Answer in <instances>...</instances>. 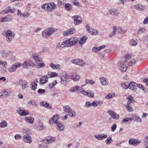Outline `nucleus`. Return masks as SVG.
I'll return each mask as SVG.
<instances>
[{"mask_svg":"<svg viewBox=\"0 0 148 148\" xmlns=\"http://www.w3.org/2000/svg\"><path fill=\"white\" fill-rule=\"evenodd\" d=\"M33 59L35 60L36 64L38 68H43L45 66V64L43 62L42 58L38 54H34L32 55Z\"/></svg>","mask_w":148,"mask_h":148,"instance_id":"obj_1","label":"nucleus"},{"mask_svg":"<svg viewBox=\"0 0 148 148\" xmlns=\"http://www.w3.org/2000/svg\"><path fill=\"white\" fill-rule=\"evenodd\" d=\"M5 34L6 40L8 42H11L15 36L14 33L10 29L6 32Z\"/></svg>","mask_w":148,"mask_h":148,"instance_id":"obj_2","label":"nucleus"},{"mask_svg":"<svg viewBox=\"0 0 148 148\" xmlns=\"http://www.w3.org/2000/svg\"><path fill=\"white\" fill-rule=\"evenodd\" d=\"M54 31V30L52 28H48L43 30L42 32V34L43 38H47L49 36L53 33Z\"/></svg>","mask_w":148,"mask_h":148,"instance_id":"obj_3","label":"nucleus"},{"mask_svg":"<svg viewBox=\"0 0 148 148\" xmlns=\"http://www.w3.org/2000/svg\"><path fill=\"white\" fill-rule=\"evenodd\" d=\"M59 77L61 79L60 83L62 84H65L69 79V76L65 73L60 74L59 75Z\"/></svg>","mask_w":148,"mask_h":148,"instance_id":"obj_4","label":"nucleus"},{"mask_svg":"<svg viewBox=\"0 0 148 148\" xmlns=\"http://www.w3.org/2000/svg\"><path fill=\"white\" fill-rule=\"evenodd\" d=\"M72 63L78 65L81 67H84L86 65V63L84 61L80 59H75L71 60Z\"/></svg>","mask_w":148,"mask_h":148,"instance_id":"obj_5","label":"nucleus"},{"mask_svg":"<svg viewBox=\"0 0 148 148\" xmlns=\"http://www.w3.org/2000/svg\"><path fill=\"white\" fill-rule=\"evenodd\" d=\"M86 27L87 32L93 35H97L98 34V31L97 29H92L88 24L86 25Z\"/></svg>","mask_w":148,"mask_h":148,"instance_id":"obj_6","label":"nucleus"},{"mask_svg":"<svg viewBox=\"0 0 148 148\" xmlns=\"http://www.w3.org/2000/svg\"><path fill=\"white\" fill-rule=\"evenodd\" d=\"M68 46L70 47L74 45L78 41V38L75 37L66 40Z\"/></svg>","mask_w":148,"mask_h":148,"instance_id":"obj_7","label":"nucleus"},{"mask_svg":"<svg viewBox=\"0 0 148 148\" xmlns=\"http://www.w3.org/2000/svg\"><path fill=\"white\" fill-rule=\"evenodd\" d=\"M22 66V64L21 63H16L11 66L8 69V71L11 72H14L16 71L17 68L20 67Z\"/></svg>","mask_w":148,"mask_h":148,"instance_id":"obj_8","label":"nucleus"},{"mask_svg":"<svg viewBox=\"0 0 148 148\" xmlns=\"http://www.w3.org/2000/svg\"><path fill=\"white\" fill-rule=\"evenodd\" d=\"M23 67L26 69H29L32 67L34 65L33 62L31 60H27L24 63L22 64Z\"/></svg>","mask_w":148,"mask_h":148,"instance_id":"obj_9","label":"nucleus"},{"mask_svg":"<svg viewBox=\"0 0 148 148\" xmlns=\"http://www.w3.org/2000/svg\"><path fill=\"white\" fill-rule=\"evenodd\" d=\"M141 141L134 138H130L129 140V143L130 145L136 146L139 144Z\"/></svg>","mask_w":148,"mask_h":148,"instance_id":"obj_10","label":"nucleus"},{"mask_svg":"<svg viewBox=\"0 0 148 148\" xmlns=\"http://www.w3.org/2000/svg\"><path fill=\"white\" fill-rule=\"evenodd\" d=\"M17 112L21 116H26L28 115L29 112L28 111L25 110L23 108H18L17 110Z\"/></svg>","mask_w":148,"mask_h":148,"instance_id":"obj_11","label":"nucleus"},{"mask_svg":"<svg viewBox=\"0 0 148 148\" xmlns=\"http://www.w3.org/2000/svg\"><path fill=\"white\" fill-rule=\"evenodd\" d=\"M108 113L110 114L111 117L114 119L118 120L119 118V115L113 110H108Z\"/></svg>","mask_w":148,"mask_h":148,"instance_id":"obj_12","label":"nucleus"},{"mask_svg":"<svg viewBox=\"0 0 148 148\" xmlns=\"http://www.w3.org/2000/svg\"><path fill=\"white\" fill-rule=\"evenodd\" d=\"M55 140V138L53 137L49 136L44 139L42 141L46 144H49L53 142Z\"/></svg>","mask_w":148,"mask_h":148,"instance_id":"obj_13","label":"nucleus"},{"mask_svg":"<svg viewBox=\"0 0 148 148\" xmlns=\"http://www.w3.org/2000/svg\"><path fill=\"white\" fill-rule=\"evenodd\" d=\"M75 29L74 28H71L68 30L62 32L63 35L67 36L69 35H71L74 34L75 32Z\"/></svg>","mask_w":148,"mask_h":148,"instance_id":"obj_14","label":"nucleus"},{"mask_svg":"<svg viewBox=\"0 0 148 148\" xmlns=\"http://www.w3.org/2000/svg\"><path fill=\"white\" fill-rule=\"evenodd\" d=\"M74 19V23L75 25H78L80 24L82 21L81 18L78 16H74L73 17Z\"/></svg>","mask_w":148,"mask_h":148,"instance_id":"obj_15","label":"nucleus"},{"mask_svg":"<svg viewBox=\"0 0 148 148\" xmlns=\"http://www.w3.org/2000/svg\"><path fill=\"white\" fill-rule=\"evenodd\" d=\"M129 88L132 90L136 91L137 88V84L135 82H131L129 84Z\"/></svg>","mask_w":148,"mask_h":148,"instance_id":"obj_16","label":"nucleus"},{"mask_svg":"<svg viewBox=\"0 0 148 148\" xmlns=\"http://www.w3.org/2000/svg\"><path fill=\"white\" fill-rule=\"evenodd\" d=\"M107 135L104 134H99L95 135V138L97 140H101L104 139L107 137Z\"/></svg>","mask_w":148,"mask_h":148,"instance_id":"obj_17","label":"nucleus"},{"mask_svg":"<svg viewBox=\"0 0 148 148\" xmlns=\"http://www.w3.org/2000/svg\"><path fill=\"white\" fill-rule=\"evenodd\" d=\"M23 139L25 142L30 143L32 142V138L28 134L24 135Z\"/></svg>","mask_w":148,"mask_h":148,"instance_id":"obj_18","label":"nucleus"},{"mask_svg":"<svg viewBox=\"0 0 148 148\" xmlns=\"http://www.w3.org/2000/svg\"><path fill=\"white\" fill-rule=\"evenodd\" d=\"M12 19V16L11 15H9L7 16L1 18L0 21L2 22H9Z\"/></svg>","mask_w":148,"mask_h":148,"instance_id":"obj_19","label":"nucleus"},{"mask_svg":"<svg viewBox=\"0 0 148 148\" xmlns=\"http://www.w3.org/2000/svg\"><path fill=\"white\" fill-rule=\"evenodd\" d=\"M119 69L121 71L123 72H125L126 71L127 67L126 66L125 62L122 61L120 62Z\"/></svg>","mask_w":148,"mask_h":148,"instance_id":"obj_20","label":"nucleus"},{"mask_svg":"<svg viewBox=\"0 0 148 148\" xmlns=\"http://www.w3.org/2000/svg\"><path fill=\"white\" fill-rule=\"evenodd\" d=\"M56 124L57 127V129L59 131H61L64 129V126L61 123L57 121V122H56Z\"/></svg>","mask_w":148,"mask_h":148,"instance_id":"obj_21","label":"nucleus"},{"mask_svg":"<svg viewBox=\"0 0 148 148\" xmlns=\"http://www.w3.org/2000/svg\"><path fill=\"white\" fill-rule=\"evenodd\" d=\"M19 83L21 86L23 90L25 89L27 85V83L25 80H20L19 81Z\"/></svg>","mask_w":148,"mask_h":148,"instance_id":"obj_22","label":"nucleus"},{"mask_svg":"<svg viewBox=\"0 0 148 148\" xmlns=\"http://www.w3.org/2000/svg\"><path fill=\"white\" fill-rule=\"evenodd\" d=\"M38 82V81L37 79H36L34 80L31 83L30 87L32 90H35L36 89L37 86V83Z\"/></svg>","mask_w":148,"mask_h":148,"instance_id":"obj_23","label":"nucleus"},{"mask_svg":"<svg viewBox=\"0 0 148 148\" xmlns=\"http://www.w3.org/2000/svg\"><path fill=\"white\" fill-rule=\"evenodd\" d=\"M40 104L41 106L42 105V106H44L48 109H51L52 108L51 105L47 102H41Z\"/></svg>","mask_w":148,"mask_h":148,"instance_id":"obj_24","label":"nucleus"},{"mask_svg":"<svg viewBox=\"0 0 148 148\" xmlns=\"http://www.w3.org/2000/svg\"><path fill=\"white\" fill-rule=\"evenodd\" d=\"M134 8L139 11H142L145 8V6L141 4H138L134 6Z\"/></svg>","mask_w":148,"mask_h":148,"instance_id":"obj_25","label":"nucleus"},{"mask_svg":"<svg viewBox=\"0 0 148 148\" xmlns=\"http://www.w3.org/2000/svg\"><path fill=\"white\" fill-rule=\"evenodd\" d=\"M50 66L53 69H61V67L60 65L59 64H54L53 63H51L50 64Z\"/></svg>","mask_w":148,"mask_h":148,"instance_id":"obj_26","label":"nucleus"},{"mask_svg":"<svg viewBox=\"0 0 148 148\" xmlns=\"http://www.w3.org/2000/svg\"><path fill=\"white\" fill-rule=\"evenodd\" d=\"M48 81L47 77L46 76H42L40 80V83L41 85H43L46 83Z\"/></svg>","mask_w":148,"mask_h":148,"instance_id":"obj_27","label":"nucleus"},{"mask_svg":"<svg viewBox=\"0 0 148 148\" xmlns=\"http://www.w3.org/2000/svg\"><path fill=\"white\" fill-rule=\"evenodd\" d=\"M101 84L103 86H107L108 84V82L107 79L104 77H102L100 78Z\"/></svg>","mask_w":148,"mask_h":148,"instance_id":"obj_28","label":"nucleus"},{"mask_svg":"<svg viewBox=\"0 0 148 148\" xmlns=\"http://www.w3.org/2000/svg\"><path fill=\"white\" fill-rule=\"evenodd\" d=\"M25 120L27 122L32 124L34 123V119L32 117H26L25 118Z\"/></svg>","mask_w":148,"mask_h":148,"instance_id":"obj_29","label":"nucleus"},{"mask_svg":"<svg viewBox=\"0 0 148 148\" xmlns=\"http://www.w3.org/2000/svg\"><path fill=\"white\" fill-rule=\"evenodd\" d=\"M42 8H43L45 10L48 11H51V8H50L49 3H45L42 5Z\"/></svg>","mask_w":148,"mask_h":148,"instance_id":"obj_30","label":"nucleus"},{"mask_svg":"<svg viewBox=\"0 0 148 148\" xmlns=\"http://www.w3.org/2000/svg\"><path fill=\"white\" fill-rule=\"evenodd\" d=\"M10 52V51L9 50L3 51L1 52V56L3 58H6Z\"/></svg>","mask_w":148,"mask_h":148,"instance_id":"obj_31","label":"nucleus"},{"mask_svg":"<svg viewBox=\"0 0 148 148\" xmlns=\"http://www.w3.org/2000/svg\"><path fill=\"white\" fill-rule=\"evenodd\" d=\"M109 12L112 15H116L118 13V11L116 9H113L109 10Z\"/></svg>","mask_w":148,"mask_h":148,"instance_id":"obj_32","label":"nucleus"},{"mask_svg":"<svg viewBox=\"0 0 148 148\" xmlns=\"http://www.w3.org/2000/svg\"><path fill=\"white\" fill-rule=\"evenodd\" d=\"M87 38L88 37L86 36H84L82 38H81L79 40V43L80 44L83 45L86 42Z\"/></svg>","mask_w":148,"mask_h":148,"instance_id":"obj_33","label":"nucleus"},{"mask_svg":"<svg viewBox=\"0 0 148 148\" xmlns=\"http://www.w3.org/2000/svg\"><path fill=\"white\" fill-rule=\"evenodd\" d=\"M126 109L129 112H131L133 111V109L130 103H127L125 105Z\"/></svg>","mask_w":148,"mask_h":148,"instance_id":"obj_34","label":"nucleus"},{"mask_svg":"<svg viewBox=\"0 0 148 148\" xmlns=\"http://www.w3.org/2000/svg\"><path fill=\"white\" fill-rule=\"evenodd\" d=\"M116 32V27H113V31L109 34V36L110 38H112Z\"/></svg>","mask_w":148,"mask_h":148,"instance_id":"obj_35","label":"nucleus"},{"mask_svg":"<svg viewBox=\"0 0 148 148\" xmlns=\"http://www.w3.org/2000/svg\"><path fill=\"white\" fill-rule=\"evenodd\" d=\"M138 41L136 38L130 40V44L132 46H136L137 44Z\"/></svg>","mask_w":148,"mask_h":148,"instance_id":"obj_36","label":"nucleus"},{"mask_svg":"<svg viewBox=\"0 0 148 148\" xmlns=\"http://www.w3.org/2000/svg\"><path fill=\"white\" fill-rule=\"evenodd\" d=\"M65 0H58V4L59 7H62L65 3Z\"/></svg>","mask_w":148,"mask_h":148,"instance_id":"obj_37","label":"nucleus"},{"mask_svg":"<svg viewBox=\"0 0 148 148\" xmlns=\"http://www.w3.org/2000/svg\"><path fill=\"white\" fill-rule=\"evenodd\" d=\"M138 87L140 89H142L143 90L145 93H147L148 91L146 89H145L143 86L141 84H137V88Z\"/></svg>","mask_w":148,"mask_h":148,"instance_id":"obj_38","label":"nucleus"},{"mask_svg":"<svg viewBox=\"0 0 148 148\" xmlns=\"http://www.w3.org/2000/svg\"><path fill=\"white\" fill-rule=\"evenodd\" d=\"M80 79V77L76 74H74L72 77V79L75 81H77Z\"/></svg>","mask_w":148,"mask_h":148,"instance_id":"obj_39","label":"nucleus"},{"mask_svg":"<svg viewBox=\"0 0 148 148\" xmlns=\"http://www.w3.org/2000/svg\"><path fill=\"white\" fill-rule=\"evenodd\" d=\"M121 87L124 89H126L129 88V84L127 83L122 82L121 84Z\"/></svg>","mask_w":148,"mask_h":148,"instance_id":"obj_40","label":"nucleus"},{"mask_svg":"<svg viewBox=\"0 0 148 148\" xmlns=\"http://www.w3.org/2000/svg\"><path fill=\"white\" fill-rule=\"evenodd\" d=\"M78 88H79L78 86H76L74 87H71L69 89V91L71 92H77L78 91Z\"/></svg>","mask_w":148,"mask_h":148,"instance_id":"obj_41","label":"nucleus"},{"mask_svg":"<svg viewBox=\"0 0 148 148\" xmlns=\"http://www.w3.org/2000/svg\"><path fill=\"white\" fill-rule=\"evenodd\" d=\"M63 109L64 112L66 113H68L71 110L68 105H66L64 106Z\"/></svg>","mask_w":148,"mask_h":148,"instance_id":"obj_42","label":"nucleus"},{"mask_svg":"<svg viewBox=\"0 0 148 148\" xmlns=\"http://www.w3.org/2000/svg\"><path fill=\"white\" fill-rule=\"evenodd\" d=\"M68 113L69 116L71 117H74L76 115V113L75 112L71 109Z\"/></svg>","mask_w":148,"mask_h":148,"instance_id":"obj_43","label":"nucleus"},{"mask_svg":"<svg viewBox=\"0 0 148 148\" xmlns=\"http://www.w3.org/2000/svg\"><path fill=\"white\" fill-rule=\"evenodd\" d=\"M64 6L65 9L69 11L71 10L72 9V6L69 3L66 4Z\"/></svg>","mask_w":148,"mask_h":148,"instance_id":"obj_44","label":"nucleus"},{"mask_svg":"<svg viewBox=\"0 0 148 148\" xmlns=\"http://www.w3.org/2000/svg\"><path fill=\"white\" fill-rule=\"evenodd\" d=\"M57 80H55L52 82V83H50L49 85V87L50 88H53L57 84Z\"/></svg>","mask_w":148,"mask_h":148,"instance_id":"obj_45","label":"nucleus"},{"mask_svg":"<svg viewBox=\"0 0 148 148\" xmlns=\"http://www.w3.org/2000/svg\"><path fill=\"white\" fill-rule=\"evenodd\" d=\"M66 40L63 42L61 44V47L62 48L65 47H68V43L67 42Z\"/></svg>","mask_w":148,"mask_h":148,"instance_id":"obj_46","label":"nucleus"},{"mask_svg":"<svg viewBox=\"0 0 148 148\" xmlns=\"http://www.w3.org/2000/svg\"><path fill=\"white\" fill-rule=\"evenodd\" d=\"M88 96L91 97L93 98L94 97V93L91 91L88 90Z\"/></svg>","mask_w":148,"mask_h":148,"instance_id":"obj_47","label":"nucleus"},{"mask_svg":"<svg viewBox=\"0 0 148 148\" xmlns=\"http://www.w3.org/2000/svg\"><path fill=\"white\" fill-rule=\"evenodd\" d=\"M118 32L121 34H124L126 32V31L123 29H122L121 27H119L118 29Z\"/></svg>","mask_w":148,"mask_h":148,"instance_id":"obj_48","label":"nucleus"},{"mask_svg":"<svg viewBox=\"0 0 148 148\" xmlns=\"http://www.w3.org/2000/svg\"><path fill=\"white\" fill-rule=\"evenodd\" d=\"M49 5L50 6V8L51 9V11L53 10L54 9L56 8V5L53 2H51V3H49Z\"/></svg>","mask_w":148,"mask_h":148,"instance_id":"obj_49","label":"nucleus"},{"mask_svg":"<svg viewBox=\"0 0 148 148\" xmlns=\"http://www.w3.org/2000/svg\"><path fill=\"white\" fill-rule=\"evenodd\" d=\"M85 82L86 84L89 83L91 84H93L95 83V82L93 80H89L88 79L86 80Z\"/></svg>","mask_w":148,"mask_h":148,"instance_id":"obj_50","label":"nucleus"},{"mask_svg":"<svg viewBox=\"0 0 148 148\" xmlns=\"http://www.w3.org/2000/svg\"><path fill=\"white\" fill-rule=\"evenodd\" d=\"M146 31V29L144 28H141L138 31V34H140L145 32Z\"/></svg>","mask_w":148,"mask_h":148,"instance_id":"obj_51","label":"nucleus"},{"mask_svg":"<svg viewBox=\"0 0 148 148\" xmlns=\"http://www.w3.org/2000/svg\"><path fill=\"white\" fill-rule=\"evenodd\" d=\"M112 140V138L110 137H109L107 138L105 142L107 144L109 145L111 143Z\"/></svg>","mask_w":148,"mask_h":148,"instance_id":"obj_52","label":"nucleus"},{"mask_svg":"<svg viewBox=\"0 0 148 148\" xmlns=\"http://www.w3.org/2000/svg\"><path fill=\"white\" fill-rule=\"evenodd\" d=\"M7 123L5 121H3L1 123V127H5L7 126Z\"/></svg>","mask_w":148,"mask_h":148,"instance_id":"obj_53","label":"nucleus"},{"mask_svg":"<svg viewBox=\"0 0 148 148\" xmlns=\"http://www.w3.org/2000/svg\"><path fill=\"white\" fill-rule=\"evenodd\" d=\"M45 128V126L42 124H40L37 128L38 130H43Z\"/></svg>","mask_w":148,"mask_h":148,"instance_id":"obj_54","label":"nucleus"},{"mask_svg":"<svg viewBox=\"0 0 148 148\" xmlns=\"http://www.w3.org/2000/svg\"><path fill=\"white\" fill-rule=\"evenodd\" d=\"M46 91V90L45 89H43L40 88L38 90V92L39 94H42L44 93Z\"/></svg>","mask_w":148,"mask_h":148,"instance_id":"obj_55","label":"nucleus"},{"mask_svg":"<svg viewBox=\"0 0 148 148\" xmlns=\"http://www.w3.org/2000/svg\"><path fill=\"white\" fill-rule=\"evenodd\" d=\"M53 119L54 120L55 123H56V122H57V121L59 119V117L58 115H56L53 116Z\"/></svg>","mask_w":148,"mask_h":148,"instance_id":"obj_56","label":"nucleus"},{"mask_svg":"<svg viewBox=\"0 0 148 148\" xmlns=\"http://www.w3.org/2000/svg\"><path fill=\"white\" fill-rule=\"evenodd\" d=\"M7 65V62H6L0 61V65H1L4 67H5Z\"/></svg>","mask_w":148,"mask_h":148,"instance_id":"obj_57","label":"nucleus"},{"mask_svg":"<svg viewBox=\"0 0 148 148\" xmlns=\"http://www.w3.org/2000/svg\"><path fill=\"white\" fill-rule=\"evenodd\" d=\"M9 10V11L10 13H13L15 11V9L14 8L9 7H8Z\"/></svg>","mask_w":148,"mask_h":148,"instance_id":"obj_58","label":"nucleus"},{"mask_svg":"<svg viewBox=\"0 0 148 148\" xmlns=\"http://www.w3.org/2000/svg\"><path fill=\"white\" fill-rule=\"evenodd\" d=\"M114 95L113 94H109L106 96V98L107 99H111L113 97Z\"/></svg>","mask_w":148,"mask_h":148,"instance_id":"obj_59","label":"nucleus"},{"mask_svg":"<svg viewBox=\"0 0 148 148\" xmlns=\"http://www.w3.org/2000/svg\"><path fill=\"white\" fill-rule=\"evenodd\" d=\"M116 124H114L111 127V131L112 132H114L116 129Z\"/></svg>","mask_w":148,"mask_h":148,"instance_id":"obj_60","label":"nucleus"},{"mask_svg":"<svg viewBox=\"0 0 148 148\" xmlns=\"http://www.w3.org/2000/svg\"><path fill=\"white\" fill-rule=\"evenodd\" d=\"M122 123H125V124H126L127 123H129V121L128 118H126L124 119H123L122 121Z\"/></svg>","mask_w":148,"mask_h":148,"instance_id":"obj_61","label":"nucleus"},{"mask_svg":"<svg viewBox=\"0 0 148 148\" xmlns=\"http://www.w3.org/2000/svg\"><path fill=\"white\" fill-rule=\"evenodd\" d=\"M51 73H51V72H49L45 76H46V77H47V79H48V78L52 77V75H51Z\"/></svg>","mask_w":148,"mask_h":148,"instance_id":"obj_62","label":"nucleus"},{"mask_svg":"<svg viewBox=\"0 0 148 148\" xmlns=\"http://www.w3.org/2000/svg\"><path fill=\"white\" fill-rule=\"evenodd\" d=\"M85 106L87 107H89L91 106V103L89 101H87L86 102Z\"/></svg>","mask_w":148,"mask_h":148,"instance_id":"obj_63","label":"nucleus"},{"mask_svg":"<svg viewBox=\"0 0 148 148\" xmlns=\"http://www.w3.org/2000/svg\"><path fill=\"white\" fill-rule=\"evenodd\" d=\"M3 96L6 97L8 95V93L7 91H4L2 92Z\"/></svg>","mask_w":148,"mask_h":148,"instance_id":"obj_64","label":"nucleus"}]
</instances>
